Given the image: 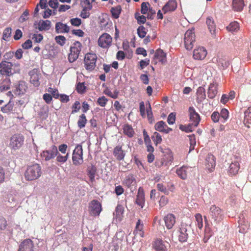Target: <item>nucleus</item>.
<instances>
[{"label":"nucleus","mask_w":251,"mask_h":251,"mask_svg":"<svg viewBox=\"0 0 251 251\" xmlns=\"http://www.w3.org/2000/svg\"><path fill=\"white\" fill-rule=\"evenodd\" d=\"M152 246L156 251H167V249L162 240L156 239L152 242Z\"/></svg>","instance_id":"c85d7f7f"},{"label":"nucleus","mask_w":251,"mask_h":251,"mask_svg":"<svg viewBox=\"0 0 251 251\" xmlns=\"http://www.w3.org/2000/svg\"><path fill=\"white\" fill-rule=\"evenodd\" d=\"M19 64H13L6 60H2L0 63V74L6 76L13 75L20 72Z\"/></svg>","instance_id":"f03ea898"},{"label":"nucleus","mask_w":251,"mask_h":251,"mask_svg":"<svg viewBox=\"0 0 251 251\" xmlns=\"http://www.w3.org/2000/svg\"><path fill=\"white\" fill-rule=\"evenodd\" d=\"M206 22L209 31L212 35H214L216 31V25L213 19L208 17L207 18Z\"/></svg>","instance_id":"e433bc0d"},{"label":"nucleus","mask_w":251,"mask_h":251,"mask_svg":"<svg viewBox=\"0 0 251 251\" xmlns=\"http://www.w3.org/2000/svg\"><path fill=\"white\" fill-rule=\"evenodd\" d=\"M56 156V161L61 163H64L66 162L69 157V153H67L65 155H62L58 153Z\"/></svg>","instance_id":"8fccbe9b"},{"label":"nucleus","mask_w":251,"mask_h":251,"mask_svg":"<svg viewBox=\"0 0 251 251\" xmlns=\"http://www.w3.org/2000/svg\"><path fill=\"white\" fill-rule=\"evenodd\" d=\"M27 83L25 81H20L15 86V93L18 95L25 94L28 90Z\"/></svg>","instance_id":"a211bd4d"},{"label":"nucleus","mask_w":251,"mask_h":251,"mask_svg":"<svg viewBox=\"0 0 251 251\" xmlns=\"http://www.w3.org/2000/svg\"><path fill=\"white\" fill-rule=\"evenodd\" d=\"M24 140L25 137L22 134H14L10 139L9 147L15 151L18 150L23 145Z\"/></svg>","instance_id":"39448f33"},{"label":"nucleus","mask_w":251,"mask_h":251,"mask_svg":"<svg viewBox=\"0 0 251 251\" xmlns=\"http://www.w3.org/2000/svg\"><path fill=\"white\" fill-rule=\"evenodd\" d=\"M244 115V123L247 127H250V125H251V106L245 111Z\"/></svg>","instance_id":"72a5a7b5"},{"label":"nucleus","mask_w":251,"mask_h":251,"mask_svg":"<svg viewBox=\"0 0 251 251\" xmlns=\"http://www.w3.org/2000/svg\"><path fill=\"white\" fill-rule=\"evenodd\" d=\"M77 92L79 94H83L86 92V87L84 82H79L76 87Z\"/></svg>","instance_id":"09e8293b"},{"label":"nucleus","mask_w":251,"mask_h":251,"mask_svg":"<svg viewBox=\"0 0 251 251\" xmlns=\"http://www.w3.org/2000/svg\"><path fill=\"white\" fill-rule=\"evenodd\" d=\"M24 104V101L23 100H19L18 101L16 102L15 103H14L16 109H18L16 110L18 114L22 112L23 108L24 107L23 105Z\"/></svg>","instance_id":"864d4df0"},{"label":"nucleus","mask_w":251,"mask_h":251,"mask_svg":"<svg viewBox=\"0 0 251 251\" xmlns=\"http://www.w3.org/2000/svg\"><path fill=\"white\" fill-rule=\"evenodd\" d=\"M55 40L58 45L63 46L66 43V39L64 36L59 35L55 37Z\"/></svg>","instance_id":"5fc2aeb1"},{"label":"nucleus","mask_w":251,"mask_h":251,"mask_svg":"<svg viewBox=\"0 0 251 251\" xmlns=\"http://www.w3.org/2000/svg\"><path fill=\"white\" fill-rule=\"evenodd\" d=\"M226 29L230 32L237 31L239 29V25L237 22H231L226 26Z\"/></svg>","instance_id":"37998d69"},{"label":"nucleus","mask_w":251,"mask_h":251,"mask_svg":"<svg viewBox=\"0 0 251 251\" xmlns=\"http://www.w3.org/2000/svg\"><path fill=\"white\" fill-rule=\"evenodd\" d=\"M158 61L162 63H164L166 61V54L161 49H158L156 50L152 60V62L154 64H157Z\"/></svg>","instance_id":"6ab92c4d"},{"label":"nucleus","mask_w":251,"mask_h":251,"mask_svg":"<svg viewBox=\"0 0 251 251\" xmlns=\"http://www.w3.org/2000/svg\"><path fill=\"white\" fill-rule=\"evenodd\" d=\"M240 169L239 161L236 160L232 162L228 169V173L229 175L234 176L238 173Z\"/></svg>","instance_id":"cd10ccee"},{"label":"nucleus","mask_w":251,"mask_h":251,"mask_svg":"<svg viewBox=\"0 0 251 251\" xmlns=\"http://www.w3.org/2000/svg\"><path fill=\"white\" fill-rule=\"evenodd\" d=\"M145 198L144 191L142 187H140L138 190L135 203L140 206L141 208H143L145 205Z\"/></svg>","instance_id":"2eb2a0df"},{"label":"nucleus","mask_w":251,"mask_h":251,"mask_svg":"<svg viewBox=\"0 0 251 251\" xmlns=\"http://www.w3.org/2000/svg\"><path fill=\"white\" fill-rule=\"evenodd\" d=\"M244 0H233L232 7L233 9L236 11H241L244 6Z\"/></svg>","instance_id":"f704fd0d"},{"label":"nucleus","mask_w":251,"mask_h":251,"mask_svg":"<svg viewBox=\"0 0 251 251\" xmlns=\"http://www.w3.org/2000/svg\"><path fill=\"white\" fill-rule=\"evenodd\" d=\"M97 56L96 53L89 52L85 54L84 59V64L85 69L89 72L95 70Z\"/></svg>","instance_id":"7ed1b4c3"},{"label":"nucleus","mask_w":251,"mask_h":251,"mask_svg":"<svg viewBox=\"0 0 251 251\" xmlns=\"http://www.w3.org/2000/svg\"><path fill=\"white\" fill-rule=\"evenodd\" d=\"M135 18L139 24H144L146 21V17L144 15H140L138 13H135Z\"/></svg>","instance_id":"4d7b16f0"},{"label":"nucleus","mask_w":251,"mask_h":251,"mask_svg":"<svg viewBox=\"0 0 251 251\" xmlns=\"http://www.w3.org/2000/svg\"><path fill=\"white\" fill-rule=\"evenodd\" d=\"M124 211V207L121 205H118L116 207L115 212L117 217H120L123 214Z\"/></svg>","instance_id":"338daca9"},{"label":"nucleus","mask_w":251,"mask_h":251,"mask_svg":"<svg viewBox=\"0 0 251 251\" xmlns=\"http://www.w3.org/2000/svg\"><path fill=\"white\" fill-rule=\"evenodd\" d=\"M97 168L93 165H91L88 167L87 169V175L89 177L90 180L93 182L95 181V175L97 173Z\"/></svg>","instance_id":"473e14b6"},{"label":"nucleus","mask_w":251,"mask_h":251,"mask_svg":"<svg viewBox=\"0 0 251 251\" xmlns=\"http://www.w3.org/2000/svg\"><path fill=\"white\" fill-rule=\"evenodd\" d=\"M212 235V232L209 228H206L205 229L204 237L203 238L204 242L206 243Z\"/></svg>","instance_id":"bf43d9fd"},{"label":"nucleus","mask_w":251,"mask_h":251,"mask_svg":"<svg viewBox=\"0 0 251 251\" xmlns=\"http://www.w3.org/2000/svg\"><path fill=\"white\" fill-rule=\"evenodd\" d=\"M58 153V149L56 146L52 145L50 149L43 151L41 154L42 157L46 161H49L54 158Z\"/></svg>","instance_id":"f8f14e48"},{"label":"nucleus","mask_w":251,"mask_h":251,"mask_svg":"<svg viewBox=\"0 0 251 251\" xmlns=\"http://www.w3.org/2000/svg\"><path fill=\"white\" fill-rule=\"evenodd\" d=\"M153 142L155 144L157 145L158 144H160L162 142L161 136L157 132H155L152 137Z\"/></svg>","instance_id":"6e6d98bb"},{"label":"nucleus","mask_w":251,"mask_h":251,"mask_svg":"<svg viewBox=\"0 0 251 251\" xmlns=\"http://www.w3.org/2000/svg\"><path fill=\"white\" fill-rule=\"evenodd\" d=\"M157 188L159 191L163 192L165 194L168 195L169 194V192L167 189L166 186L162 183H158L157 184Z\"/></svg>","instance_id":"69168bd1"},{"label":"nucleus","mask_w":251,"mask_h":251,"mask_svg":"<svg viewBox=\"0 0 251 251\" xmlns=\"http://www.w3.org/2000/svg\"><path fill=\"white\" fill-rule=\"evenodd\" d=\"M42 174L41 166L38 163H34L26 167L24 176L26 180L32 181L39 178Z\"/></svg>","instance_id":"f257e3e1"},{"label":"nucleus","mask_w":251,"mask_h":251,"mask_svg":"<svg viewBox=\"0 0 251 251\" xmlns=\"http://www.w3.org/2000/svg\"><path fill=\"white\" fill-rule=\"evenodd\" d=\"M92 6L91 4L87 5L85 6L82 10L80 16L83 19H86L90 16V10L92 9Z\"/></svg>","instance_id":"ea45409f"},{"label":"nucleus","mask_w":251,"mask_h":251,"mask_svg":"<svg viewBox=\"0 0 251 251\" xmlns=\"http://www.w3.org/2000/svg\"><path fill=\"white\" fill-rule=\"evenodd\" d=\"M123 132L128 137L131 138L134 135V131L131 126L128 124H126L123 126Z\"/></svg>","instance_id":"4c0bfd02"},{"label":"nucleus","mask_w":251,"mask_h":251,"mask_svg":"<svg viewBox=\"0 0 251 251\" xmlns=\"http://www.w3.org/2000/svg\"><path fill=\"white\" fill-rule=\"evenodd\" d=\"M190 170V167L186 166H183L176 170V173L180 178L182 179H186L187 178L188 174H189Z\"/></svg>","instance_id":"393cba45"},{"label":"nucleus","mask_w":251,"mask_h":251,"mask_svg":"<svg viewBox=\"0 0 251 251\" xmlns=\"http://www.w3.org/2000/svg\"><path fill=\"white\" fill-rule=\"evenodd\" d=\"M51 27V22L49 20L40 21L38 23V29L40 31L48 30Z\"/></svg>","instance_id":"c9c22d12"},{"label":"nucleus","mask_w":251,"mask_h":251,"mask_svg":"<svg viewBox=\"0 0 251 251\" xmlns=\"http://www.w3.org/2000/svg\"><path fill=\"white\" fill-rule=\"evenodd\" d=\"M195 220L197 222V226L201 229L203 227V221L202 215L200 213H197L195 216Z\"/></svg>","instance_id":"a18cd8bd"},{"label":"nucleus","mask_w":251,"mask_h":251,"mask_svg":"<svg viewBox=\"0 0 251 251\" xmlns=\"http://www.w3.org/2000/svg\"><path fill=\"white\" fill-rule=\"evenodd\" d=\"M122 8L120 5L112 7L111 9V13L113 18L117 19L119 17V15L121 12Z\"/></svg>","instance_id":"79ce46f5"},{"label":"nucleus","mask_w":251,"mask_h":251,"mask_svg":"<svg viewBox=\"0 0 251 251\" xmlns=\"http://www.w3.org/2000/svg\"><path fill=\"white\" fill-rule=\"evenodd\" d=\"M197 95L201 100L205 99L206 97L205 89L202 87H199L197 89Z\"/></svg>","instance_id":"c03bdc74"},{"label":"nucleus","mask_w":251,"mask_h":251,"mask_svg":"<svg viewBox=\"0 0 251 251\" xmlns=\"http://www.w3.org/2000/svg\"><path fill=\"white\" fill-rule=\"evenodd\" d=\"M177 4L176 0H169L162 7L163 14L174 11L177 8Z\"/></svg>","instance_id":"f3484780"},{"label":"nucleus","mask_w":251,"mask_h":251,"mask_svg":"<svg viewBox=\"0 0 251 251\" xmlns=\"http://www.w3.org/2000/svg\"><path fill=\"white\" fill-rule=\"evenodd\" d=\"M150 3L148 2H143L141 4V13L143 14H146L147 13L149 10V6H150Z\"/></svg>","instance_id":"0e129e2a"},{"label":"nucleus","mask_w":251,"mask_h":251,"mask_svg":"<svg viewBox=\"0 0 251 251\" xmlns=\"http://www.w3.org/2000/svg\"><path fill=\"white\" fill-rule=\"evenodd\" d=\"M207 54L206 50L203 47H199L193 51V57L196 60H202Z\"/></svg>","instance_id":"dca6fc26"},{"label":"nucleus","mask_w":251,"mask_h":251,"mask_svg":"<svg viewBox=\"0 0 251 251\" xmlns=\"http://www.w3.org/2000/svg\"><path fill=\"white\" fill-rule=\"evenodd\" d=\"M137 33L139 36L143 38L146 35V29L143 26H140L137 29Z\"/></svg>","instance_id":"680f3d73"},{"label":"nucleus","mask_w":251,"mask_h":251,"mask_svg":"<svg viewBox=\"0 0 251 251\" xmlns=\"http://www.w3.org/2000/svg\"><path fill=\"white\" fill-rule=\"evenodd\" d=\"M82 45L78 41L75 42L70 47V52L68 55L70 62H74L78 58L81 50Z\"/></svg>","instance_id":"423d86ee"},{"label":"nucleus","mask_w":251,"mask_h":251,"mask_svg":"<svg viewBox=\"0 0 251 251\" xmlns=\"http://www.w3.org/2000/svg\"><path fill=\"white\" fill-rule=\"evenodd\" d=\"M124 184L128 188L131 189L133 187L135 188L137 185L136 179L132 174L126 176L123 182Z\"/></svg>","instance_id":"b1692460"},{"label":"nucleus","mask_w":251,"mask_h":251,"mask_svg":"<svg viewBox=\"0 0 251 251\" xmlns=\"http://www.w3.org/2000/svg\"><path fill=\"white\" fill-rule=\"evenodd\" d=\"M149 106L147 108V114L150 123L151 124L154 121L151 105L148 101Z\"/></svg>","instance_id":"49530a36"},{"label":"nucleus","mask_w":251,"mask_h":251,"mask_svg":"<svg viewBox=\"0 0 251 251\" xmlns=\"http://www.w3.org/2000/svg\"><path fill=\"white\" fill-rule=\"evenodd\" d=\"M154 128L157 131L165 133H168L172 131V129L169 127L163 121H160L156 123L154 126Z\"/></svg>","instance_id":"4be33fe9"},{"label":"nucleus","mask_w":251,"mask_h":251,"mask_svg":"<svg viewBox=\"0 0 251 251\" xmlns=\"http://www.w3.org/2000/svg\"><path fill=\"white\" fill-rule=\"evenodd\" d=\"M206 167L210 172L212 171L216 164L215 157L211 154L209 153L206 158Z\"/></svg>","instance_id":"a878e982"},{"label":"nucleus","mask_w":251,"mask_h":251,"mask_svg":"<svg viewBox=\"0 0 251 251\" xmlns=\"http://www.w3.org/2000/svg\"><path fill=\"white\" fill-rule=\"evenodd\" d=\"M112 38L108 33H104L101 35L98 41V45L103 49H108L111 45Z\"/></svg>","instance_id":"9b49d317"},{"label":"nucleus","mask_w":251,"mask_h":251,"mask_svg":"<svg viewBox=\"0 0 251 251\" xmlns=\"http://www.w3.org/2000/svg\"><path fill=\"white\" fill-rule=\"evenodd\" d=\"M184 43L187 50H191L196 43V35L194 29L188 30L184 34Z\"/></svg>","instance_id":"20e7f679"},{"label":"nucleus","mask_w":251,"mask_h":251,"mask_svg":"<svg viewBox=\"0 0 251 251\" xmlns=\"http://www.w3.org/2000/svg\"><path fill=\"white\" fill-rule=\"evenodd\" d=\"M80 103L78 101H75L74 104L72 105V111L71 113L74 114L79 111L80 109Z\"/></svg>","instance_id":"e2e57ef3"},{"label":"nucleus","mask_w":251,"mask_h":251,"mask_svg":"<svg viewBox=\"0 0 251 251\" xmlns=\"http://www.w3.org/2000/svg\"><path fill=\"white\" fill-rule=\"evenodd\" d=\"M87 123V120L86 119V116L84 114H82L80 115L78 117V119L77 122V126L80 128L81 129L84 127Z\"/></svg>","instance_id":"58836bf2"},{"label":"nucleus","mask_w":251,"mask_h":251,"mask_svg":"<svg viewBox=\"0 0 251 251\" xmlns=\"http://www.w3.org/2000/svg\"><path fill=\"white\" fill-rule=\"evenodd\" d=\"M191 230L190 226L185 223H181L178 230V239L181 243L187 241L189 232Z\"/></svg>","instance_id":"1a4fd4ad"},{"label":"nucleus","mask_w":251,"mask_h":251,"mask_svg":"<svg viewBox=\"0 0 251 251\" xmlns=\"http://www.w3.org/2000/svg\"><path fill=\"white\" fill-rule=\"evenodd\" d=\"M33 243L29 239L24 240L19 246V250L21 251H33Z\"/></svg>","instance_id":"aec40b11"},{"label":"nucleus","mask_w":251,"mask_h":251,"mask_svg":"<svg viewBox=\"0 0 251 251\" xmlns=\"http://www.w3.org/2000/svg\"><path fill=\"white\" fill-rule=\"evenodd\" d=\"M190 121L194 127H197L201 121L200 115L196 111L193 107L189 108Z\"/></svg>","instance_id":"ddd939ff"},{"label":"nucleus","mask_w":251,"mask_h":251,"mask_svg":"<svg viewBox=\"0 0 251 251\" xmlns=\"http://www.w3.org/2000/svg\"><path fill=\"white\" fill-rule=\"evenodd\" d=\"M48 92L50 93L52 97H53L55 99H58L59 97L58 91L57 89L49 87L48 89Z\"/></svg>","instance_id":"13d9d810"},{"label":"nucleus","mask_w":251,"mask_h":251,"mask_svg":"<svg viewBox=\"0 0 251 251\" xmlns=\"http://www.w3.org/2000/svg\"><path fill=\"white\" fill-rule=\"evenodd\" d=\"M102 210L101 203L97 200L91 201L88 205V211L90 216L92 217L99 216Z\"/></svg>","instance_id":"0eeeda50"},{"label":"nucleus","mask_w":251,"mask_h":251,"mask_svg":"<svg viewBox=\"0 0 251 251\" xmlns=\"http://www.w3.org/2000/svg\"><path fill=\"white\" fill-rule=\"evenodd\" d=\"M11 81L10 78H5L1 82L0 86V89L1 91H5L10 89L11 86Z\"/></svg>","instance_id":"a19ab883"},{"label":"nucleus","mask_w":251,"mask_h":251,"mask_svg":"<svg viewBox=\"0 0 251 251\" xmlns=\"http://www.w3.org/2000/svg\"><path fill=\"white\" fill-rule=\"evenodd\" d=\"M108 101V99L105 96H102L98 99L97 103L101 107H104Z\"/></svg>","instance_id":"052dcab7"},{"label":"nucleus","mask_w":251,"mask_h":251,"mask_svg":"<svg viewBox=\"0 0 251 251\" xmlns=\"http://www.w3.org/2000/svg\"><path fill=\"white\" fill-rule=\"evenodd\" d=\"M218 84L216 81L211 83L209 86L207 95L210 99H213L215 97L218 93Z\"/></svg>","instance_id":"bb28decb"},{"label":"nucleus","mask_w":251,"mask_h":251,"mask_svg":"<svg viewBox=\"0 0 251 251\" xmlns=\"http://www.w3.org/2000/svg\"><path fill=\"white\" fill-rule=\"evenodd\" d=\"M30 75V82L34 86L38 87L40 85L39 75L36 70H32L29 73Z\"/></svg>","instance_id":"5701e85b"},{"label":"nucleus","mask_w":251,"mask_h":251,"mask_svg":"<svg viewBox=\"0 0 251 251\" xmlns=\"http://www.w3.org/2000/svg\"><path fill=\"white\" fill-rule=\"evenodd\" d=\"M209 213L210 218L216 224L219 223L223 220V210L215 205H212L210 206Z\"/></svg>","instance_id":"6e6552de"},{"label":"nucleus","mask_w":251,"mask_h":251,"mask_svg":"<svg viewBox=\"0 0 251 251\" xmlns=\"http://www.w3.org/2000/svg\"><path fill=\"white\" fill-rule=\"evenodd\" d=\"M12 29L11 27L6 28L2 34V39L5 41H7L8 38L10 37L11 34Z\"/></svg>","instance_id":"3c124183"},{"label":"nucleus","mask_w":251,"mask_h":251,"mask_svg":"<svg viewBox=\"0 0 251 251\" xmlns=\"http://www.w3.org/2000/svg\"><path fill=\"white\" fill-rule=\"evenodd\" d=\"M176 121V114L174 113H171L167 118V122L169 125H173L175 123Z\"/></svg>","instance_id":"774afa93"},{"label":"nucleus","mask_w":251,"mask_h":251,"mask_svg":"<svg viewBox=\"0 0 251 251\" xmlns=\"http://www.w3.org/2000/svg\"><path fill=\"white\" fill-rule=\"evenodd\" d=\"M176 220L175 216L171 213L167 214L164 217L165 226L168 229H170L173 228L176 222Z\"/></svg>","instance_id":"412c9836"},{"label":"nucleus","mask_w":251,"mask_h":251,"mask_svg":"<svg viewBox=\"0 0 251 251\" xmlns=\"http://www.w3.org/2000/svg\"><path fill=\"white\" fill-rule=\"evenodd\" d=\"M134 234L135 236L143 237L144 232L143 231V224H141V220L139 219L136 223L135 229L134 231Z\"/></svg>","instance_id":"2f4dec72"},{"label":"nucleus","mask_w":251,"mask_h":251,"mask_svg":"<svg viewBox=\"0 0 251 251\" xmlns=\"http://www.w3.org/2000/svg\"><path fill=\"white\" fill-rule=\"evenodd\" d=\"M73 163L75 166H79L83 162L82 146L78 145L73 151L72 156Z\"/></svg>","instance_id":"9d476101"},{"label":"nucleus","mask_w":251,"mask_h":251,"mask_svg":"<svg viewBox=\"0 0 251 251\" xmlns=\"http://www.w3.org/2000/svg\"><path fill=\"white\" fill-rule=\"evenodd\" d=\"M193 126H194L191 123L187 126L180 125L179 126V129L182 131H185L186 132H190L193 130Z\"/></svg>","instance_id":"de8ad7c7"},{"label":"nucleus","mask_w":251,"mask_h":251,"mask_svg":"<svg viewBox=\"0 0 251 251\" xmlns=\"http://www.w3.org/2000/svg\"><path fill=\"white\" fill-rule=\"evenodd\" d=\"M16 110L17 109L15 108L14 102L11 100L7 104L2 106L0 109L1 111L3 113L7 114H16L18 115Z\"/></svg>","instance_id":"4468645a"},{"label":"nucleus","mask_w":251,"mask_h":251,"mask_svg":"<svg viewBox=\"0 0 251 251\" xmlns=\"http://www.w3.org/2000/svg\"><path fill=\"white\" fill-rule=\"evenodd\" d=\"M55 32L58 33H68L70 31V27L66 24L61 22H57L55 24Z\"/></svg>","instance_id":"c756f323"},{"label":"nucleus","mask_w":251,"mask_h":251,"mask_svg":"<svg viewBox=\"0 0 251 251\" xmlns=\"http://www.w3.org/2000/svg\"><path fill=\"white\" fill-rule=\"evenodd\" d=\"M190 141V151L193 150L196 144V138L194 134L190 135L188 136Z\"/></svg>","instance_id":"603ef678"},{"label":"nucleus","mask_w":251,"mask_h":251,"mask_svg":"<svg viewBox=\"0 0 251 251\" xmlns=\"http://www.w3.org/2000/svg\"><path fill=\"white\" fill-rule=\"evenodd\" d=\"M113 155L118 161L124 159L125 153L122 150V147L121 146H117L115 147L113 150Z\"/></svg>","instance_id":"7c9ffc66"}]
</instances>
